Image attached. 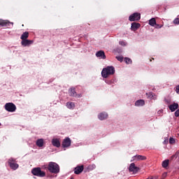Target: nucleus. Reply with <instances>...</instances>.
I'll return each instance as SVG.
<instances>
[{
  "label": "nucleus",
  "mask_w": 179,
  "mask_h": 179,
  "mask_svg": "<svg viewBox=\"0 0 179 179\" xmlns=\"http://www.w3.org/2000/svg\"><path fill=\"white\" fill-rule=\"evenodd\" d=\"M129 20L130 22H138V20H141V13H134L129 17Z\"/></svg>",
  "instance_id": "39448f33"
},
{
  "label": "nucleus",
  "mask_w": 179,
  "mask_h": 179,
  "mask_svg": "<svg viewBox=\"0 0 179 179\" xmlns=\"http://www.w3.org/2000/svg\"><path fill=\"white\" fill-rule=\"evenodd\" d=\"M5 110L8 113H15L16 111V105L13 103H7L5 105Z\"/></svg>",
  "instance_id": "20e7f679"
},
{
  "label": "nucleus",
  "mask_w": 179,
  "mask_h": 179,
  "mask_svg": "<svg viewBox=\"0 0 179 179\" xmlns=\"http://www.w3.org/2000/svg\"><path fill=\"white\" fill-rule=\"evenodd\" d=\"M119 44H120V45H123L124 47L127 45V43H125L124 41H120Z\"/></svg>",
  "instance_id": "2f4dec72"
},
{
  "label": "nucleus",
  "mask_w": 179,
  "mask_h": 179,
  "mask_svg": "<svg viewBox=\"0 0 179 179\" xmlns=\"http://www.w3.org/2000/svg\"><path fill=\"white\" fill-rule=\"evenodd\" d=\"M115 73V69L113 66H108L106 68H103L101 71V76L104 79H107L110 75H114Z\"/></svg>",
  "instance_id": "f257e3e1"
},
{
  "label": "nucleus",
  "mask_w": 179,
  "mask_h": 179,
  "mask_svg": "<svg viewBox=\"0 0 179 179\" xmlns=\"http://www.w3.org/2000/svg\"><path fill=\"white\" fill-rule=\"evenodd\" d=\"M98 118L101 121H103V120H107V118H108V114L106 112H102L98 115Z\"/></svg>",
  "instance_id": "9d476101"
},
{
  "label": "nucleus",
  "mask_w": 179,
  "mask_h": 179,
  "mask_svg": "<svg viewBox=\"0 0 179 179\" xmlns=\"http://www.w3.org/2000/svg\"><path fill=\"white\" fill-rule=\"evenodd\" d=\"M48 170L52 174H58L59 173V165L55 162H50L48 166Z\"/></svg>",
  "instance_id": "f03ea898"
},
{
  "label": "nucleus",
  "mask_w": 179,
  "mask_h": 179,
  "mask_svg": "<svg viewBox=\"0 0 179 179\" xmlns=\"http://www.w3.org/2000/svg\"><path fill=\"white\" fill-rule=\"evenodd\" d=\"M52 145L55 148H59L61 146V142H59V139L53 138L52 140Z\"/></svg>",
  "instance_id": "ddd939ff"
},
{
  "label": "nucleus",
  "mask_w": 179,
  "mask_h": 179,
  "mask_svg": "<svg viewBox=\"0 0 179 179\" xmlns=\"http://www.w3.org/2000/svg\"><path fill=\"white\" fill-rule=\"evenodd\" d=\"M169 159H166L162 162V167H164V169H166V167H167L169 166Z\"/></svg>",
  "instance_id": "a878e982"
},
{
  "label": "nucleus",
  "mask_w": 179,
  "mask_h": 179,
  "mask_svg": "<svg viewBox=\"0 0 179 179\" xmlns=\"http://www.w3.org/2000/svg\"><path fill=\"white\" fill-rule=\"evenodd\" d=\"M69 94L71 97H76L78 96V93H76V88L71 87L69 90Z\"/></svg>",
  "instance_id": "9b49d317"
},
{
  "label": "nucleus",
  "mask_w": 179,
  "mask_h": 179,
  "mask_svg": "<svg viewBox=\"0 0 179 179\" xmlns=\"http://www.w3.org/2000/svg\"><path fill=\"white\" fill-rule=\"evenodd\" d=\"M139 27H141V24L137 22L131 23V30H133V31H136V30H138Z\"/></svg>",
  "instance_id": "dca6fc26"
},
{
  "label": "nucleus",
  "mask_w": 179,
  "mask_h": 179,
  "mask_svg": "<svg viewBox=\"0 0 179 179\" xmlns=\"http://www.w3.org/2000/svg\"><path fill=\"white\" fill-rule=\"evenodd\" d=\"M175 117H179V109L175 112Z\"/></svg>",
  "instance_id": "473e14b6"
},
{
  "label": "nucleus",
  "mask_w": 179,
  "mask_h": 179,
  "mask_svg": "<svg viewBox=\"0 0 179 179\" xmlns=\"http://www.w3.org/2000/svg\"><path fill=\"white\" fill-rule=\"evenodd\" d=\"M0 127H1V123H0Z\"/></svg>",
  "instance_id": "c9c22d12"
},
{
  "label": "nucleus",
  "mask_w": 179,
  "mask_h": 179,
  "mask_svg": "<svg viewBox=\"0 0 179 179\" xmlns=\"http://www.w3.org/2000/svg\"><path fill=\"white\" fill-rule=\"evenodd\" d=\"M96 169V164H90L87 166V171H92V170Z\"/></svg>",
  "instance_id": "5701e85b"
},
{
  "label": "nucleus",
  "mask_w": 179,
  "mask_h": 179,
  "mask_svg": "<svg viewBox=\"0 0 179 179\" xmlns=\"http://www.w3.org/2000/svg\"><path fill=\"white\" fill-rule=\"evenodd\" d=\"M176 143V140L173 138H169V143H171V145H173V143Z\"/></svg>",
  "instance_id": "cd10ccee"
},
{
  "label": "nucleus",
  "mask_w": 179,
  "mask_h": 179,
  "mask_svg": "<svg viewBox=\"0 0 179 179\" xmlns=\"http://www.w3.org/2000/svg\"><path fill=\"white\" fill-rule=\"evenodd\" d=\"M173 23H174V24H179V18H176L173 20Z\"/></svg>",
  "instance_id": "7c9ffc66"
},
{
  "label": "nucleus",
  "mask_w": 179,
  "mask_h": 179,
  "mask_svg": "<svg viewBox=\"0 0 179 179\" xmlns=\"http://www.w3.org/2000/svg\"><path fill=\"white\" fill-rule=\"evenodd\" d=\"M117 61H120V62H122V61L124 60V58L121 56L119 57H116Z\"/></svg>",
  "instance_id": "c756f323"
},
{
  "label": "nucleus",
  "mask_w": 179,
  "mask_h": 179,
  "mask_svg": "<svg viewBox=\"0 0 179 179\" xmlns=\"http://www.w3.org/2000/svg\"><path fill=\"white\" fill-rule=\"evenodd\" d=\"M31 173L34 176H36V177H45V172L41 171V168L37 167V168H34L31 170Z\"/></svg>",
  "instance_id": "7ed1b4c3"
},
{
  "label": "nucleus",
  "mask_w": 179,
  "mask_h": 179,
  "mask_svg": "<svg viewBox=\"0 0 179 179\" xmlns=\"http://www.w3.org/2000/svg\"><path fill=\"white\" fill-rule=\"evenodd\" d=\"M8 164H9L10 169H12V170H16V169H19V164L15 163L14 159L12 158L8 159Z\"/></svg>",
  "instance_id": "0eeeda50"
},
{
  "label": "nucleus",
  "mask_w": 179,
  "mask_h": 179,
  "mask_svg": "<svg viewBox=\"0 0 179 179\" xmlns=\"http://www.w3.org/2000/svg\"><path fill=\"white\" fill-rule=\"evenodd\" d=\"M22 41H24V40H27L29 38V31L24 32L20 37Z\"/></svg>",
  "instance_id": "aec40b11"
},
{
  "label": "nucleus",
  "mask_w": 179,
  "mask_h": 179,
  "mask_svg": "<svg viewBox=\"0 0 179 179\" xmlns=\"http://www.w3.org/2000/svg\"><path fill=\"white\" fill-rule=\"evenodd\" d=\"M9 24H13V22H10L6 20H0V26L8 27V26H9Z\"/></svg>",
  "instance_id": "a211bd4d"
},
{
  "label": "nucleus",
  "mask_w": 179,
  "mask_h": 179,
  "mask_svg": "<svg viewBox=\"0 0 179 179\" xmlns=\"http://www.w3.org/2000/svg\"><path fill=\"white\" fill-rule=\"evenodd\" d=\"M169 108L171 111V113H174L176 110L178 109V104L177 103H173L169 106Z\"/></svg>",
  "instance_id": "2eb2a0df"
},
{
  "label": "nucleus",
  "mask_w": 179,
  "mask_h": 179,
  "mask_svg": "<svg viewBox=\"0 0 179 179\" xmlns=\"http://www.w3.org/2000/svg\"><path fill=\"white\" fill-rule=\"evenodd\" d=\"M141 170V169L135 165V163H131L129 168V173L136 174Z\"/></svg>",
  "instance_id": "423d86ee"
},
{
  "label": "nucleus",
  "mask_w": 179,
  "mask_h": 179,
  "mask_svg": "<svg viewBox=\"0 0 179 179\" xmlns=\"http://www.w3.org/2000/svg\"><path fill=\"white\" fill-rule=\"evenodd\" d=\"M134 160H146V157L143 155H135L133 157V160H131V162H134Z\"/></svg>",
  "instance_id": "f3484780"
},
{
  "label": "nucleus",
  "mask_w": 179,
  "mask_h": 179,
  "mask_svg": "<svg viewBox=\"0 0 179 179\" xmlns=\"http://www.w3.org/2000/svg\"><path fill=\"white\" fill-rule=\"evenodd\" d=\"M85 169V166L83 165L78 166L74 169V173L75 174H80L82 171Z\"/></svg>",
  "instance_id": "f8f14e48"
},
{
  "label": "nucleus",
  "mask_w": 179,
  "mask_h": 179,
  "mask_svg": "<svg viewBox=\"0 0 179 179\" xmlns=\"http://www.w3.org/2000/svg\"><path fill=\"white\" fill-rule=\"evenodd\" d=\"M149 24H150V26L154 27V26L156 24V19L152 18L151 20H150V21H149Z\"/></svg>",
  "instance_id": "393cba45"
},
{
  "label": "nucleus",
  "mask_w": 179,
  "mask_h": 179,
  "mask_svg": "<svg viewBox=\"0 0 179 179\" xmlns=\"http://www.w3.org/2000/svg\"><path fill=\"white\" fill-rule=\"evenodd\" d=\"M67 108H75V103L74 102H67L66 103Z\"/></svg>",
  "instance_id": "b1692460"
},
{
  "label": "nucleus",
  "mask_w": 179,
  "mask_h": 179,
  "mask_svg": "<svg viewBox=\"0 0 179 179\" xmlns=\"http://www.w3.org/2000/svg\"><path fill=\"white\" fill-rule=\"evenodd\" d=\"M71 138L66 137L65 139L63 140L62 146L63 148H69V146H71Z\"/></svg>",
  "instance_id": "6e6552de"
},
{
  "label": "nucleus",
  "mask_w": 179,
  "mask_h": 179,
  "mask_svg": "<svg viewBox=\"0 0 179 179\" xmlns=\"http://www.w3.org/2000/svg\"><path fill=\"white\" fill-rule=\"evenodd\" d=\"M33 43H34V41L28 39H25L21 41V44L23 45V47H29V45H31Z\"/></svg>",
  "instance_id": "1a4fd4ad"
},
{
  "label": "nucleus",
  "mask_w": 179,
  "mask_h": 179,
  "mask_svg": "<svg viewBox=\"0 0 179 179\" xmlns=\"http://www.w3.org/2000/svg\"><path fill=\"white\" fill-rule=\"evenodd\" d=\"M155 29H162L163 27V24L160 25L159 24H155Z\"/></svg>",
  "instance_id": "c85d7f7f"
},
{
  "label": "nucleus",
  "mask_w": 179,
  "mask_h": 179,
  "mask_svg": "<svg viewBox=\"0 0 179 179\" xmlns=\"http://www.w3.org/2000/svg\"><path fill=\"white\" fill-rule=\"evenodd\" d=\"M76 97H78V98L82 97V94H77Z\"/></svg>",
  "instance_id": "f704fd0d"
},
{
  "label": "nucleus",
  "mask_w": 179,
  "mask_h": 179,
  "mask_svg": "<svg viewBox=\"0 0 179 179\" xmlns=\"http://www.w3.org/2000/svg\"><path fill=\"white\" fill-rule=\"evenodd\" d=\"M36 145L38 148H43L44 146V139L39 138L36 141Z\"/></svg>",
  "instance_id": "6ab92c4d"
},
{
  "label": "nucleus",
  "mask_w": 179,
  "mask_h": 179,
  "mask_svg": "<svg viewBox=\"0 0 179 179\" xmlns=\"http://www.w3.org/2000/svg\"><path fill=\"white\" fill-rule=\"evenodd\" d=\"M148 99H152L153 100H156V95L153 94V92L146 93Z\"/></svg>",
  "instance_id": "4be33fe9"
},
{
  "label": "nucleus",
  "mask_w": 179,
  "mask_h": 179,
  "mask_svg": "<svg viewBox=\"0 0 179 179\" xmlns=\"http://www.w3.org/2000/svg\"><path fill=\"white\" fill-rule=\"evenodd\" d=\"M135 106L139 107L141 106H145V101L143 99H139L136 101Z\"/></svg>",
  "instance_id": "412c9836"
},
{
  "label": "nucleus",
  "mask_w": 179,
  "mask_h": 179,
  "mask_svg": "<svg viewBox=\"0 0 179 179\" xmlns=\"http://www.w3.org/2000/svg\"><path fill=\"white\" fill-rule=\"evenodd\" d=\"M176 93H178V94H179V85H177L176 87Z\"/></svg>",
  "instance_id": "72a5a7b5"
},
{
  "label": "nucleus",
  "mask_w": 179,
  "mask_h": 179,
  "mask_svg": "<svg viewBox=\"0 0 179 179\" xmlns=\"http://www.w3.org/2000/svg\"><path fill=\"white\" fill-rule=\"evenodd\" d=\"M96 57L102 58V59H106V53H104V51L103 50H99L96 53Z\"/></svg>",
  "instance_id": "4468645a"
},
{
  "label": "nucleus",
  "mask_w": 179,
  "mask_h": 179,
  "mask_svg": "<svg viewBox=\"0 0 179 179\" xmlns=\"http://www.w3.org/2000/svg\"><path fill=\"white\" fill-rule=\"evenodd\" d=\"M124 62H126V64H132V60L129 57H125Z\"/></svg>",
  "instance_id": "bb28decb"
}]
</instances>
